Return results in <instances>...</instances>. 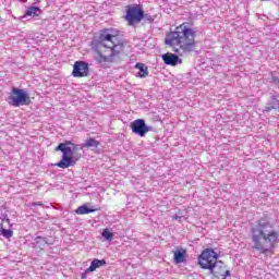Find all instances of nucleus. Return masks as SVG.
Returning <instances> with one entry per match:
<instances>
[{
  "label": "nucleus",
  "mask_w": 279,
  "mask_h": 279,
  "mask_svg": "<svg viewBox=\"0 0 279 279\" xmlns=\"http://www.w3.org/2000/svg\"><path fill=\"white\" fill-rule=\"evenodd\" d=\"M251 241L253 250L259 254H274V248L279 243V232L271 223L260 220L251 227Z\"/></svg>",
  "instance_id": "nucleus-1"
},
{
  "label": "nucleus",
  "mask_w": 279,
  "mask_h": 279,
  "mask_svg": "<svg viewBox=\"0 0 279 279\" xmlns=\"http://www.w3.org/2000/svg\"><path fill=\"white\" fill-rule=\"evenodd\" d=\"M119 32L114 28H107L100 32L95 60L99 64L112 62L114 56H119L123 46L119 44Z\"/></svg>",
  "instance_id": "nucleus-2"
},
{
  "label": "nucleus",
  "mask_w": 279,
  "mask_h": 279,
  "mask_svg": "<svg viewBox=\"0 0 279 279\" xmlns=\"http://www.w3.org/2000/svg\"><path fill=\"white\" fill-rule=\"evenodd\" d=\"M165 44L172 47L175 53H189L195 47V29L183 23L175 27L174 32L166 35Z\"/></svg>",
  "instance_id": "nucleus-3"
},
{
  "label": "nucleus",
  "mask_w": 279,
  "mask_h": 279,
  "mask_svg": "<svg viewBox=\"0 0 279 279\" xmlns=\"http://www.w3.org/2000/svg\"><path fill=\"white\" fill-rule=\"evenodd\" d=\"M84 147H99V141L90 137L83 145L74 144L71 141H66L64 143H60L56 147V151L62 153V159L57 162L54 166L59 167L60 169H69V167H75V163L80 158H82V154L77 151L84 149Z\"/></svg>",
  "instance_id": "nucleus-4"
},
{
  "label": "nucleus",
  "mask_w": 279,
  "mask_h": 279,
  "mask_svg": "<svg viewBox=\"0 0 279 279\" xmlns=\"http://www.w3.org/2000/svg\"><path fill=\"white\" fill-rule=\"evenodd\" d=\"M217 258H219V255L215 250L205 248L198 256V265H201L202 269H209L214 276H219V271L215 270L216 267H219Z\"/></svg>",
  "instance_id": "nucleus-5"
},
{
  "label": "nucleus",
  "mask_w": 279,
  "mask_h": 279,
  "mask_svg": "<svg viewBox=\"0 0 279 279\" xmlns=\"http://www.w3.org/2000/svg\"><path fill=\"white\" fill-rule=\"evenodd\" d=\"M8 101L10 106H14V108H19L20 106H29V95L25 89H20L13 87L11 90V95L8 97Z\"/></svg>",
  "instance_id": "nucleus-6"
},
{
  "label": "nucleus",
  "mask_w": 279,
  "mask_h": 279,
  "mask_svg": "<svg viewBox=\"0 0 279 279\" xmlns=\"http://www.w3.org/2000/svg\"><path fill=\"white\" fill-rule=\"evenodd\" d=\"M143 9L141 7H131L126 11L125 20L129 25H136V23H141L143 21Z\"/></svg>",
  "instance_id": "nucleus-7"
},
{
  "label": "nucleus",
  "mask_w": 279,
  "mask_h": 279,
  "mask_svg": "<svg viewBox=\"0 0 279 279\" xmlns=\"http://www.w3.org/2000/svg\"><path fill=\"white\" fill-rule=\"evenodd\" d=\"M131 130L133 134L141 136L142 138L147 134V132H151V126H148L145 123V120L137 119L131 123Z\"/></svg>",
  "instance_id": "nucleus-8"
},
{
  "label": "nucleus",
  "mask_w": 279,
  "mask_h": 279,
  "mask_svg": "<svg viewBox=\"0 0 279 279\" xmlns=\"http://www.w3.org/2000/svg\"><path fill=\"white\" fill-rule=\"evenodd\" d=\"M89 69L86 61H76L73 65V77H88Z\"/></svg>",
  "instance_id": "nucleus-9"
},
{
  "label": "nucleus",
  "mask_w": 279,
  "mask_h": 279,
  "mask_svg": "<svg viewBox=\"0 0 279 279\" xmlns=\"http://www.w3.org/2000/svg\"><path fill=\"white\" fill-rule=\"evenodd\" d=\"M161 58H162L165 64H168L170 66H175V64H178V62H180V57H178L177 54H173L171 52L162 54Z\"/></svg>",
  "instance_id": "nucleus-10"
},
{
  "label": "nucleus",
  "mask_w": 279,
  "mask_h": 279,
  "mask_svg": "<svg viewBox=\"0 0 279 279\" xmlns=\"http://www.w3.org/2000/svg\"><path fill=\"white\" fill-rule=\"evenodd\" d=\"M215 271H218L219 275L216 276V278L219 279H226L228 276H230V270H227L226 267H223V263L218 262V267L214 268Z\"/></svg>",
  "instance_id": "nucleus-11"
},
{
  "label": "nucleus",
  "mask_w": 279,
  "mask_h": 279,
  "mask_svg": "<svg viewBox=\"0 0 279 279\" xmlns=\"http://www.w3.org/2000/svg\"><path fill=\"white\" fill-rule=\"evenodd\" d=\"M135 69L138 70L136 77L145 78V77H147V75H149L147 65H145L144 63H136Z\"/></svg>",
  "instance_id": "nucleus-12"
},
{
  "label": "nucleus",
  "mask_w": 279,
  "mask_h": 279,
  "mask_svg": "<svg viewBox=\"0 0 279 279\" xmlns=\"http://www.w3.org/2000/svg\"><path fill=\"white\" fill-rule=\"evenodd\" d=\"M184 258H186V250L180 248L174 252V263H177V265L184 263Z\"/></svg>",
  "instance_id": "nucleus-13"
},
{
  "label": "nucleus",
  "mask_w": 279,
  "mask_h": 279,
  "mask_svg": "<svg viewBox=\"0 0 279 279\" xmlns=\"http://www.w3.org/2000/svg\"><path fill=\"white\" fill-rule=\"evenodd\" d=\"M279 109V96H272L269 101V107H266L265 111L269 112L271 110Z\"/></svg>",
  "instance_id": "nucleus-14"
},
{
  "label": "nucleus",
  "mask_w": 279,
  "mask_h": 279,
  "mask_svg": "<svg viewBox=\"0 0 279 279\" xmlns=\"http://www.w3.org/2000/svg\"><path fill=\"white\" fill-rule=\"evenodd\" d=\"M104 265H106L105 259H94L87 268V271H95L96 269H99V267H104Z\"/></svg>",
  "instance_id": "nucleus-15"
},
{
  "label": "nucleus",
  "mask_w": 279,
  "mask_h": 279,
  "mask_svg": "<svg viewBox=\"0 0 279 279\" xmlns=\"http://www.w3.org/2000/svg\"><path fill=\"white\" fill-rule=\"evenodd\" d=\"M40 14V8L38 7H28L26 9L25 15L24 16H39Z\"/></svg>",
  "instance_id": "nucleus-16"
},
{
  "label": "nucleus",
  "mask_w": 279,
  "mask_h": 279,
  "mask_svg": "<svg viewBox=\"0 0 279 279\" xmlns=\"http://www.w3.org/2000/svg\"><path fill=\"white\" fill-rule=\"evenodd\" d=\"M75 213L76 215H90V213H95V209L89 208L86 205H82L75 210Z\"/></svg>",
  "instance_id": "nucleus-17"
},
{
  "label": "nucleus",
  "mask_w": 279,
  "mask_h": 279,
  "mask_svg": "<svg viewBox=\"0 0 279 279\" xmlns=\"http://www.w3.org/2000/svg\"><path fill=\"white\" fill-rule=\"evenodd\" d=\"M0 234L4 239H12L14 236V231L10 229H4L3 227L0 229Z\"/></svg>",
  "instance_id": "nucleus-18"
},
{
  "label": "nucleus",
  "mask_w": 279,
  "mask_h": 279,
  "mask_svg": "<svg viewBox=\"0 0 279 279\" xmlns=\"http://www.w3.org/2000/svg\"><path fill=\"white\" fill-rule=\"evenodd\" d=\"M101 236L106 239V241L112 242V239L114 238V234H112L108 229H104Z\"/></svg>",
  "instance_id": "nucleus-19"
},
{
  "label": "nucleus",
  "mask_w": 279,
  "mask_h": 279,
  "mask_svg": "<svg viewBox=\"0 0 279 279\" xmlns=\"http://www.w3.org/2000/svg\"><path fill=\"white\" fill-rule=\"evenodd\" d=\"M40 241H43V243H47V239H45L43 236H37L36 238V243H40Z\"/></svg>",
  "instance_id": "nucleus-20"
},
{
  "label": "nucleus",
  "mask_w": 279,
  "mask_h": 279,
  "mask_svg": "<svg viewBox=\"0 0 279 279\" xmlns=\"http://www.w3.org/2000/svg\"><path fill=\"white\" fill-rule=\"evenodd\" d=\"M173 219H174L175 221H182V219H184V217L174 215V216H173Z\"/></svg>",
  "instance_id": "nucleus-21"
},
{
  "label": "nucleus",
  "mask_w": 279,
  "mask_h": 279,
  "mask_svg": "<svg viewBox=\"0 0 279 279\" xmlns=\"http://www.w3.org/2000/svg\"><path fill=\"white\" fill-rule=\"evenodd\" d=\"M32 206H43V202L32 203Z\"/></svg>",
  "instance_id": "nucleus-22"
}]
</instances>
